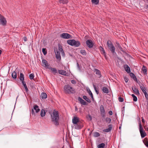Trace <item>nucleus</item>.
<instances>
[{"mask_svg": "<svg viewBox=\"0 0 148 148\" xmlns=\"http://www.w3.org/2000/svg\"><path fill=\"white\" fill-rule=\"evenodd\" d=\"M51 121L53 124L56 125H59V113L58 111L54 110L53 112L51 114Z\"/></svg>", "mask_w": 148, "mask_h": 148, "instance_id": "f257e3e1", "label": "nucleus"}, {"mask_svg": "<svg viewBox=\"0 0 148 148\" xmlns=\"http://www.w3.org/2000/svg\"><path fill=\"white\" fill-rule=\"evenodd\" d=\"M64 91L65 93L71 94L74 93L73 88L69 85H65L64 87Z\"/></svg>", "mask_w": 148, "mask_h": 148, "instance_id": "f03ea898", "label": "nucleus"}, {"mask_svg": "<svg viewBox=\"0 0 148 148\" xmlns=\"http://www.w3.org/2000/svg\"><path fill=\"white\" fill-rule=\"evenodd\" d=\"M67 43L71 46H74L77 47L80 45V43L79 41H76L74 39L68 40L67 41Z\"/></svg>", "mask_w": 148, "mask_h": 148, "instance_id": "7ed1b4c3", "label": "nucleus"}, {"mask_svg": "<svg viewBox=\"0 0 148 148\" xmlns=\"http://www.w3.org/2000/svg\"><path fill=\"white\" fill-rule=\"evenodd\" d=\"M107 45L108 47L111 52L113 54H116L115 52V47L112 44V42L110 40H108L107 42Z\"/></svg>", "mask_w": 148, "mask_h": 148, "instance_id": "20e7f679", "label": "nucleus"}, {"mask_svg": "<svg viewBox=\"0 0 148 148\" xmlns=\"http://www.w3.org/2000/svg\"><path fill=\"white\" fill-rule=\"evenodd\" d=\"M139 124V130L141 135L142 138H144L146 135V134L144 131L141 123H140Z\"/></svg>", "mask_w": 148, "mask_h": 148, "instance_id": "39448f33", "label": "nucleus"}, {"mask_svg": "<svg viewBox=\"0 0 148 148\" xmlns=\"http://www.w3.org/2000/svg\"><path fill=\"white\" fill-rule=\"evenodd\" d=\"M34 110L35 111V112L36 113H38L40 111V109L39 108V107L38 105H34V106L33 108L32 109L31 113L32 115H35V112L34 111Z\"/></svg>", "mask_w": 148, "mask_h": 148, "instance_id": "423d86ee", "label": "nucleus"}, {"mask_svg": "<svg viewBox=\"0 0 148 148\" xmlns=\"http://www.w3.org/2000/svg\"><path fill=\"white\" fill-rule=\"evenodd\" d=\"M7 21L5 18L0 14V23L3 26L5 25Z\"/></svg>", "mask_w": 148, "mask_h": 148, "instance_id": "0eeeda50", "label": "nucleus"}, {"mask_svg": "<svg viewBox=\"0 0 148 148\" xmlns=\"http://www.w3.org/2000/svg\"><path fill=\"white\" fill-rule=\"evenodd\" d=\"M60 37L64 39H68L71 38L72 36L67 33H64L60 35Z\"/></svg>", "mask_w": 148, "mask_h": 148, "instance_id": "6e6552de", "label": "nucleus"}, {"mask_svg": "<svg viewBox=\"0 0 148 148\" xmlns=\"http://www.w3.org/2000/svg\"><path fill=\"white\" fill-rule=\"evenodd\" d=\"M83 126L82 123L80 122L74 125V127L75 129L79 130L81 129Z\"/></svg>", "mask_w": 148, "mask_h": 148, "instance_id": "1a4fd4ad", "label": "nucleus"}, {"mask_svg": "<svg viewBox=\"0 0 148 148\" xmlns=\"http://www.w3.org/2000/svg\"><path fill=\"white\" fill-rule=\"evenodd\" d=\"M86 44L88 47L89 48H92L94 45L92 41L90 40H88L86 41Z\"/></svg>", "mask_w": 148, "mask_h": 148, "instance_id": "9d476101", "label": "nucleus"}, {"mask_svg": "<svg viewBox=\"0 0 148 148\" xmlns=\"http://www.w3.org/2000/svg\"><path fill=\"white\" fill-rule=\"evenodd\" d=\"M100 112L101 115L102 117H105L106 116V113L104 106L103 105H101L100 107Z\"/></svg>", "mask_w": 148, "mask_h": 148, "instance_id": "9b49d317", "label": "nucleus"}, {"mask_svg": "<svg viewBox=\"0 0 148 148\" xmlns=\"http://www.w3.org/2000/svg\"><path fill=\"white\" fill-rule=\"evenodd\" d=\"M72 122L74 125L80 122L79 121V118L77 117H74L72 119Z\"/></svg>", "mask_w": 148, "mask_h": 148, "instance_id": "f8f14e48", "label": "nucleus"}, {"mask_svg": "<svg viewBox=\"0 0 148 148\" xmlns=\"http://www.w3.org/2000/svg\"><path fill=\"white\" fill-rule=\"evenodd\" d=\"M58 72L59 73L62 75L66 76H68V73H66V71L64 70H58Z\"/></svg>", "mask_w": 148, "mask_h": 148, "instance_id": "ddd939ff", "label": "nucleus"}, {"mask_svg": "<svg viewBox=\"0 0 148 148\" xmlns=\"http://www.w3.org/2000/svg\"><path fill=\"white\" fill-rule=\"evenodd\" d=\"M78 100L79 101L80 103L84 105H86L87 103L86 101L83 99L82 98L80 97H79L78 98Z\"/></svg>", "mask_w": 148, "mask_h": 148, "instance_id": "4468645a", "label": "nucleus"}, {"mask_svg": "<svg viewBox=\"0 0 148 148\" xmlns=\"http://www.w3.org/2000/svg\"><path fill=\"white\" fill-rule=\"evenodd\" d=\"M132 89L134 93L136 95H137L140 94L139 90L137 88H136L134 86H132Z\"/></svg>", "mask_w": 148, "mask_h": 148, "instance_id": "2eb2a0df", "label": "nucleus"}, {"mask_svg": "<svg viewBox=\"0 0 148 148\" xmlns=\"http://www.w3.org/2000/svg\"><path fill=\"white\" fill-rule=\"evenodd\" d=\"M108 128L104 129L103 130V131L105 132H108L111 131L112 129V125L110 124L108 126Z\"/></svg>", "mask_w": 148, "mask_h": 148, "instance_id": "dca6fc26", "label": "nucleus"}, {"mask_svg": "<svg viewBox=\"0 0 148 148\" xmlns=\"http://www.w3.org/2000/svg\"><path fill=\"white\" fill-rule=\"evenodd\" d=\"M42 62L43 64V66L45 67H48L49 64L47 60L45 59H43L42 60Z\"/></svg>", "mask_w": 148, "mask_h": 148, "instance_id": "f3484780", "label": "nucleus"}, {"mask_svg": "<svg viewBox=\"0 0 148 148\" xmlns=\"http://www.w3.org/2000/svg\"><path fill=\"white\" fill-rule=\"evenodd\" d=\"M125 71L128 73L130 72V67L127 64L125 65Z\"/></svg>", "mask_w": 148, "mask_h": 148, "instance_id": "a211bd4d", "label": "nucleus"}, {"mask_svg": "<svg viewBox=\"0 0 148 148\" xmlns=\"http://www.w3.org/2000/svg\"><path fill=\"white\" fill-rule=\"evenodd\" d=\"M94 72H95L96 74L98 75L99 76V77H101V72L99 70L97 69H95Z\"/></svg>", "mask_w": 148, "mask_h": 148, "instance_id": "6ab92c4d", "label": "nucleus"}, {"mask_svg": "<svg viewBox=\"0 0 148 148\" xmlns=\"http://www.w3.org/2000/svg\"><path fill=\"white\" fill-rule=\"evenodd\" d=\"M48 69L50 70L51 72L54 73H57V69L55 68H52L51 67L48 68Z\"/></svg>", "mask_w": 148, "mask_h": 148, "instance_id": "aec40b11", "label": "nucleus"}, {"mask_svg": "<svg viewBox=\"0 0 148 148\" xmlns=\"http://www.w3.org/2000/svg\"><path fill=\"white\" fill-rule=\"evenodd\" d=\"M100 49L101 51L102 52V53L103 54L105 58L106 59V53L104 49L102 47H100Z\"/></svg>", "mask_w": 148, "mask_h": 148, "instance_id": "412c9836", "label": "nucleus"}, {"mask_svg": "<svg viewBox=\"0 0 148 148\" xmlns=\"http://www.w3.org/2000/svg\"><path fill=\"white\" fill-rule=\"evenodd\" d=\"M41 97L42 99H45L47 97V95L45 92H42L41 95Z\"/></svg>", "mask_w": 148, "mask_h": 148, "instance_id": "4be33fe9", "label": "nucleus"}, {"mask_svg": "<svg viewBox=\"0 0 148 148\" xmlns=\"http://www.w3.org/2000/svg\"><path fill=\"white\" fill-rule=\"evenodd\" d=\"M130 76L134 80H135L137 79V78L136 77L135 75L132 73H130Z\"/></svg>", "mask_w": 148, "mask_h": 148, "instance_id": "5701e85b", "label": "nucleus"}, {"mask_svg": "<svg viewBox=\"0 0 148 148\" xmlns=\"http://www.w3.org/2000/svg\"><path fill=\"white\" fill-rule=\"evenodd\" d=\"M46 112L45 110L43 109H42L41 111L40 116L41 117H43L45 116Z\"/></svg>", "mask_w": 148, "mask_h": 148, "instance_id": "b1692460", "label": "nucleus"}, {"mask_svg": "<svg viewBox=\"0 0 148 148\" xmlns=\"http://www.w3.org/2000/svg\"><path fill=\"white\" fill-rule=\"evenodd\" d=\"M83 98L88 103H90L91 102L90 100L88 97L85 95L83 96Z\"/></svg>", "mask_w": 148, "mask_h": 148, "instance_id": "393cba45", "label": "nucleus"}, {"mask_svg": "<svg viewBox=\"0 0 148 148\" xmlns=\"http://www.w3.org/2000/svg\"><path fill=\"white\" fill-rule=\"evenodd\" d=\"M19 79L21 81H23V80H24V75L22 73H20Z\"/></svg>", "mask_w": 148, "mask_h": 148, "instance_id": "a878e982", "label": "nucleus"}, {"mask_svg": "<svg viewBox=\"0 0 148 148\" xmlns=\"http://www.w3.org/2000/svg\"><path fill=\"white\" fill-rule=\"evenodd\" d=\"M105 146V144L103 143L99 144L97 146V147L98 148H104Z\"/></svg>", "mask_w": 148, "mask_h": 148, "instance_id": "bb28decb", "label": "nucleus"}, {"mask_svg": "<svg viewBox=\"0 0 148 148\" xmlns=\"http://www.w3.org/2000/svg\"><path fill=\"white\" fill-rule=\"evenodd\" d=\"M140 87L144 93L146 92L145 88L143 85L140 86Z\"/></svg>", "mask_w": 148, "mask_h": 148, "instance_id": "cd10ccee", "label": "nucleus"}, {"mask_svg": "<svg viewBox=\"0 0 148 148\" xmlns=\"http://www.w3.org/2000/svg\"><path fill=\"white\" fill-rule=\"evenodd\" d=\"M102 90L103 92L105 93H108V88L106 87L103 88Z\"/></svg>", "mask_w": 148, "mask_h": 148, "instance_id": "c85d7f7f", "label": "nucleus"}, {"mask_svg": "<svg viewBox=\"0 0 148 148\" xmlns=\"http://www.w3.org/2000/svg\"><path fill=\"white\" fill-rule=\"evenodd\" d=\"M12 78L16 79L17 77L16 73L14 71L12 74Z\"/></svg>", "mask_w": 148, "mask_h": 148, "instance_id": "c756f323", "label": "nucleus"}, {"mask_svg": "<svg viewBox=\"0 0 148 148\" xmlns=\"http://www.w3.org/2000/svg\"><path fill=\"white\" fill-rule=\"evenodd\" d=\"M99 1V0H91L92 3L95 5L98 4Z\"/></svg>", "mask_w": 148, "mask_h": 148, "instance_id": "7c9ffc66", "label": "nucleus"}, {"mask_svg": "<svg viewBox=\"0 0 148 148\" xmlns=\"http://www.w3.org/2000/svg\"><path fill=\"white\" fill-rule=\"evenodd\" d=\"M142 71L145 73H146L147 72V69L146 67L144 65L142 67Z\"/></svg>", "mask_w": 148, "mask_h": 148, "instance_id": "2f4dec72", "label": "nucleus"}, {"mask_svg": "<svg viewBox=\"0 0 148 148\" xmlns=\"http://www.w3.org/2000/svg\"><path fill=\"white\" fill-rule=\"evenodd\" d=\"M59 2L60 3H62L63 4H66L68 3L67 0H60Z\"/></svg>", "mask_w": 148, "mask_h": 148, "instance_id": "473e14b6", "label": "nucleus"}, {"mask_svg": "<svg viewBox=\"0 0 148 148\" xmlns=\"http://www.w3.org/2000/svg\"><path fill=\"white\" fill-rule=\"evenodd\" d=\"M100 136V134L97 132H94V136L95 137H98Z\"/></svg>", "mask_w": 148, "mask_h": 148, "instance_id": "72a5a7b5", "label": "nucleus"}, {"mask_svg": "<svg viewBox=\"0 0 148 148\" xmlns=\"http://www.w3.org/2000/svg\"><path fill=\"white\" fill-rule=\"evenodd\" d=\"M58 49L59 51H60L61 53L63 54L64 53L63 50L61 46L59 45L58 46Z\"/></svg>", "mask_w": 148, "mask_h": 148, "instance_id": "f704fd0d", "label": "nucleus"}, {"mask_svg": "<svg viewBox=\"0 0 148 148\" xmlns=\"http://www.w3.org/2000/svg\"><path fill=\"white\" fill-rule=\"evenodd\" d=\"M81 53L83 55H86V52L85 50L84 49H81L80 50Z\"/></svg>", "mask_w": 148, "mask_h": 148, "instance_id": "c9c22d12", "label": "nucleus"}, {"mask_svg": "<svg viewBox=\"0 0 148 148\" xmlns=\"http://www.w3.org/2000/svg\"><path fill=\"white\" fill-rule=\"evenodd\" d=\"M116 43L117 44L116 47H117V48H118L119 49L122 51V48L121 47L120 44L118 42H116Z\"/></svg>", "mask_w": 148, "mask_h": 148, "instance_id": "e433bc0d", "label": "nucleus"}, {"mask_svg": "<svg viewBox=\"0 0 148 148\" xmlns=\"http://www.w3.org/2000/svg\"><path fill=\"white\" fill-rule=\"evenodd\" d=\"M111 120V119L110 118L107 117L106 119V122L108 123H110Z\"/></svg>", "mask_w": 148, "mask_h": 148, "instance_id": "4c0bfd02", "label": "nucleus"}, {"mask_svg": "<svg viewBox=\"0 0 148 148\" xmlns=\"http://www.w3.org/2000/svg\"><path fill=\"white\" fill-rule=\"evenodd\" d=\"M34 77V74L33 73H31L29 75V79L32 80V79H33Z\"/></svg>", "mask_w": 148, "mask_h": 148, "instance_id": "58836bf2", "label": "nucleus"}, {"mask_svg": "<svg viewBox=\"0 0 148 148\" xmlns=\"http://www.w3.org/2000/svg\"><path fill=\"white\" fill-rule=\"evenodd\" d=\"M42 52L44 55H45L47 53V51H46L45 48H43L42 49Z\"/></svg>", "mask_w": 148, "mask_h": 148, "instance_id": "ea45409f", "label": "nucleus"}, {"mask_svg": "<svg viewBox=\"0 0 148 148\" xmlns=\"http://www.w3.org/2000/svg\"><path fill=\"white\" fill-rule=\"evenodd\" d=\"M56 58L60 60L61 59V56L60 54L59 55H56Z\"/></svg>", "mask_w": 148, "mask_h": 148, "instance_id": "a19ab883", "label": "nucleus"}, {"mask_svg": "<svg viewBox=\"0 0 148 148\" xmlns=\"http://www.w3.org/2000/svg\"><path fill=\"white\" fill-rule=\"evenodd\" d=\"M89 94L90 95L92 98L93 99V96L92 94V93L91 91L90 90V89H89V91L88 92Z\"/></svg>", "mask_w": 148, "mask_h": 148, "instance_id": "79ce46f5", "label": "nucleus"}, {"mask_svg": "<svg viewBox=\"0 0 148 148\" xmlns=\"http://www.w3.org/2000/svg\"><path fill=\"white\" fill-rule=\"evenodd\" d=\"M54 52L56 55L60 54L59 51H58L57 49L54 50Z\"/></svg>", "mask_w": 148, "mask_h": 148, "instance_id": "37998d69", "label": "nucleus"}, {"mask_svg": "<svg viewBox=\"0 0 148 148\" xmlns=\"http://www.w3.org/2000/svg\"><path fill=\"white\" fill-rule=\"evenodd\" d=\"M119 101L121 102H122L123 101L124 99L121 97H119Z\"/></svg>", "mask_w": 148, "mask_h": 148, "instance_id": "c03bdc74", "label": "nucleus"}, {"mask_svg": "<svg viewBox=\"0 0 148 148\" xmlns=\"http://www.w3.org/2000/svg\"><path fill=\"white\" fill-rule=\"evenodd\" d=\"M144 94L145 95L146 99L147 100L148 99V95L147 92L144 93Z\"/></svg>", "mask_w": 148, "mask_h": 148, "instance_id": "a18cd8bd", "label": "nucleus"}, {"mask_svg": "<svg viewBox=\"0 0 148 148\" xmlns=\"http://www.w3.org/2000/svg\"><path fill=\"white\" fill-rule=\"evenodd\" d=\"M24 88L25 90V91L26 92H27L28 91V89L27 87V86L26 85H25L24 86Z\"/></svg>", "mask_w": 148, "mask_h": 148, "instance_id": "49530a36", "label": "nucleus"}, {"mask_svg": "<svg viewBox=\"0 0 148 148\" xmlns=\"http://www.w3.org/2000/svg\"><path fill=\"white\" fill-rule=\"evenodd\" d=\"M144 143L146 146L148 147V141H145Z\"/></svg>", "mask_w": 148, "mask_h": 148, "instance_id": "de8ad7c7", "label": "nucleus"}, {"mask_svg": "<svg viewBox=\"0 0 148 148\" xmlns=\"http://www.w3.org/2000/svg\"><path fill=\"white\" fill-rule=\"evenodd\" d=\"M133 98V101H137V97L136 96H134V97Z\"/></svg>", "mask_w": 148, "mask_h": 148, "instance_id": "09e8293b", "label": "nucleus"}, {"mask_svg": "<svg viewBox=\"0 0 148 148\" xmlns=\"http://www.w3.org/2000/svg\"><path fill=\"white\" fill-rule=\"evenodd\" d=\"M71 82L72 84H76V81L75 80H72L71 81Z\"/></svg>", "mask_w": 148, "mask_h": 148, "instance_id": "8fccbe9b", "label": "nucleus"}, {"mask_svg": "<svg viewBox=\"0 0 148 148\" xmlns=\"http://www.w3.org/2000/svg\"><path fill=\"white\" fill-rule=\"evenodd\" d=\"M77 68H78V69L79 70H81L80 67V66H79V64L77 62Z\"/></svg>", "mask_w": 148, "mask_h": 148, "instance_id": "3c124183", "label": "nucleus"}, {"mask_svg": "<svg viewBox=\"0 0 148 148\" xmlns=\"http://www.w3.org/2000/svg\"><path fill=\"white\" fill-rule=\"evenodd\" d=\"M108 114L110 115H112L113 114L112 111L111 110L110 111L108 112Z\"/></svg>", "mask_w": 148, "mask_h": 148, "instance_id": "603ef678", "label": "nucleus"}, {"mask_svg": "<svg viewBox=\"0 0 148 148\" xmlns=\"http://www.w3.org/2000/svg\"><path fill=\"white\" fill-rule=\"evenodd\" d=\"M23 39L25 42H26L27 40V39L26 37H24L23 38Z\"/></svg>", "mask_w": 148, "mask_h": 148, "instance_id": "864d4df0", "label": "nucleus"}, {"mask_svg": "<svg viewBox=\"0 0 148 148\" xmlns=\"http://www.w3.org/2000/svg\"><path fill=\"white\" fill-rule=\"evenodd\" d=\"M21 82L24 86H25V85H26L25 82L24 81V80H23V81H21Z\"/></svg>", "mask_w": 148, "mask_h": 148, "instance_id": "5fc2aeb1", "label": "nucleus"}, {"mask_svg": "<svg viewBox=\"0 0 148 148\" xmlns=\"http://www.w3.org/2000/svg\"><path fill=\"white\" fill-rule=\"evenodd\" d=\"M124 79L125 81L126 82H127L128 81V78H126V77L124 78Z\"/></svg>", "mask_w": 148, "mask_h": 148, "instance_id": "6e6d98bb", "label": "nucleus"}, {"mask_svg": "<svg viewBox=\"0 0 148 148\" xmlns=\"http://www.w3.org/2000/svg\"><path fill=\"white\" fill-rule=\"evenodd\" d=\"M94 88L95 89V90L96 91V92L97 93V94H98V93H99V92H98V91H97V89H96V87L94 85Z\"/></svg>", "mask_w": 148, "mask_h": 148, "instance_id": "4d7b16f0", "label": "nucleus"}, {"mask_svg": "<svg viewBox=\"0 0 148 148\" xmlns=\"http://www.w3.org/2000/svg\"><path fill=\"white\" fill-rule=\"evenodd\" d=\"M75 111H77L78 110V108H77V107L76 106H75Z\"/></svg>", "mask_w": 148, "mask_h": 148, "instance_id": "13d9d810", "label": "nucleus"}, {"mask_svg": "<svg viewBox=\"0 0 148 148\" xmlns=\"http://www.w3.org/2000/svg\"><path fill=\"white\" fill-rule=\"evenodd\" d=\"M88 116H89V117L90 119V120H91V119H92V117H91V116L90 115H89Z\"/></svg>", "mask_w": 148, "mask_h": 148, "instance_id": "bf43d9fd", "label": "nucleus"}, {"mask_svg": "<svg viewBox=\"0 0 148 148\" xmlns=\"http://www.w3.org/2000/svg\"><path fill=\"white\" fill-rule=\"evenodd\" d=\"M142 121L143 123H145V120L143 118L142 119Z\"/></svg>", "mask_w": 148, "mask_h": 148, "instance_id": "052dcab7", "label": "nucleus"}, {"mask_svg": "<svg viewBox=\"0 0 148 148\" xmlns=\"http://www.w3.org/2000/svg\"><path fill=\"white\" fill-rule=\"evenodd\" d=\"M131 95L133 97H134V96H135V95L133 94H132Z\"/></svg>", "mask_w": 148, "mask_h": 148, "instance_id": "680f3d73", "label": "nucleus"}, {"mask_svg": "<svg viewBox=\"0 0 148 148\" xmlns=\"http://www.w3.org/2000/svg\"><path fill=\"white\" fill-rule=\"evenodd\" d=\"M1 50H0V55L1 54Z\"/></svg>", "mask_w": 148, "mask_h": 148, "instance_id": "e2e57ef3", "label": "nucleus"}, {"mask_svg": "<svg viewBox=\"0 0 148 148\" xmlns=\"http://www.w3.org/2000/svg\"><path fill=\"white\" fill-rule=\"evenodd\" d=\"M147 8H148V5H147Z\"/></svg>", "mask_w": 148, "mask_h": 148, "instance_id": "0e129e2a", "label": "nucleus"}, {"mask_svg": "<svg viewBox=\"0 0 148 148\" xmlns=\"http://www.w3.org/2000/svg\"><path fill=\"white\" fill-rule=\"evenodd\" d=\"M115 116H117V115H116V114H115Z\"/></svg>", "mask_w": 148, "mask_h": 148, "instance_id": "69168bd1", "label": "nucleus"}, {"mask_svg": "<svg viewBox=\"0 0 148 148\" xmlns=\"http://www.w3.org/2000/svg\"><path fill=\"white\" fill-rule=\"evenodd\" d=\"M121 128V127H119V129H120Z\"/></svg>", "mask_w": 148, "mask_h": 148, "instance_id": "338daca9", "label": "nucleus"}]
</instances>
